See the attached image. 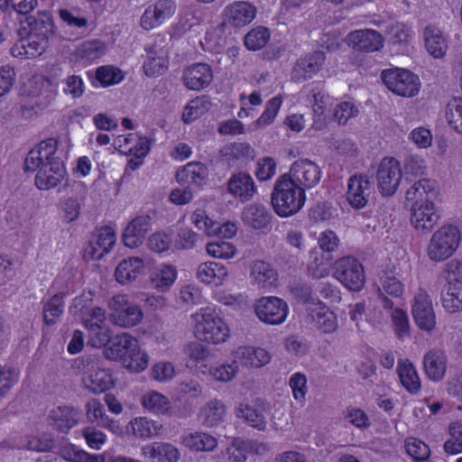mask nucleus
<instances>
[{
  "mask_svg": "<svg viewBox=\"0 0 462 462\" xmlns=\"http://www.w3.org/2000/svg\"><path fill=\"white\" fill-rule=\"evenodd\" d=\"M449 438L444 443V450L449 455L462 453V421H453L448 426Z\"/></svg>",
  "mask_w": 462,
  "mask_h": 462,
  "instance_id": "57",
  "label": "nucleus"
},
{
  "mask_svg": "<svg viewBox=\"0 0 462 462\" xmlns=\"http://www.w3.org/2000/svg\"><path fill=\"white\" fill-rule=\"evenodd\" d=\"M310 261L308 263V272L310 276L321 279L329 275L333 269V255L330 254L319 253L316 248L310 252Z\"/></svg>",
  "mask_w": 462,
  "mask_h": 462,
  "instance_id": "46",
  "label": "nucleus"
},
{
  "mask_svg": "<svg viewBox=\"0 0 462 462\" xmlns=\"http://www.w3.org/2000/svg\"><path fill=\"white\" fill-rule=\"evenodd\" d=\"M411 273V266H393V270L385 272L380 278L381 291L384 295V307L392 308L393 301L387 298L402 299L405 294V283L402 276Z\"/></svg>",
  "mask_w": 462,
  "mask_h": 462,
  "instance_id": "15",
  "label": "nucleus"
},
{
  "mask_svg": "<svg viewBox=\"0 0 462 462\" xmlns=\"http://www.w3.org/2000/svg\"><path fill=\"white\" fill-rule=\"evenodd\" d=\"M211 108V102L205 96L189 100L183 108L181 120L184 124H191Z\"/></svg>",
  "mask_w": 462,
  "mask_h": 462,
  "instance_id": "51",
  "label": "nucleus"
},
{
  "mask_svg": "<svg viewBox=\"0 0 462 462\" xmlns=\"http://www.w3.org/2000/svg\"><path fill=\"white\" fill-rule=\"evenodd\" d=\"M141 455L152 462H178L180 452L169 442H152L141 448Z\"/></svg>",
  "mask_w": 462,
  "mask_h": 462,
  "instance_id": "34",
  "label": "nucleus"
},
{
  "mask_svg": "<svg viewBox=\"0 0 462 462\" xmlns=\"http://www.w3.org/2000/svg\"><path fill=\"white\" fill-rule=\"evenodd\" d=\"M146 271V263L143 258L130 256L121 260L115 268L114 278L120 285H128L140 277L143 276Z\"/></svg>",
  "mask_w": 462,
  "mask_h": 462,
  "instance_id": "22",
  "label": "nucleus"
},
{
  "mask_svg": "<svg viewBox=\"0 0 462 462\" xmlns=\"http://www.w3.org/2000/svg\"><path fill=\"white\" fill-rule=\"evenodd\" d=\"M438 282L440 285H462V259L453 258L446 263Z\"/></svg>",
  "mask_w": 462,
  "mask_h": 462,
  "instance_id": "56",
  "label": "nucleus"
},
{
  "mask_svg": "<svg viewBox=\"0 0 462 462\" xmlns=\"http://www.w3.org/2000/svg\"><path fill=\"white\" fill-rule=\"evenodd\" d=\"M141 402L145 410L154 414H167L171 409L169 398L156 391L145 393Z\"/></svg>",
  "mask_w": 462,
  "mask_h": 462,
  "instance_id": "54",
  "label": "nucleus"
},
{
  "mask_svg": "<svg viewBox=\"0 0 462 462\" xmlns=\"http://www.w3.org/2000/svg\"><path fill=\"white\" fill-rule=\"evenodd\" d=\"M239 374V364L231 356L229 361L216 364L208 369V375L216 382L229 383Z\"/></svg>",
  "mask_w": 462,
  "mask_h": 462,
  "instance_id": "52",
  "label": "nucleus"
},
{
  "mask_svg": "<svg viewBox=\"0 0 462 462\" xmlns=\"http://www.w3.org/2000/svg\"><path fill=\"white\" fill-rule=\"evenodd\" d=\"M405 449L416 462H429L430 450L423 441L416 438H408L405 440Z\"/></svg>",
  "mask_w": 462,
  "mask_h": 462,
  "instance_id": "63",
  "label": "nucleus"
},
{
  "mask_svg": "<svg viewBox=\"0 0 462 462\" xmlns=\"http://www.w3.org/2000/svg\"><path fill=\"white\" fill-rule=\"evenodd\" d=\"M445 116L449 126L462 134V97H455L448 103Z\"/></svg>",
  "mask_w": 462,
  "mask_h": 462,
  "instance_id": "59",
  "label": "nucleus"
},
{
  "mask_svg": "<svg viewBox=\"0 0 462 462\" xmlns=\"http://www.w3.org/2000/svg\"><path fill=\"white\" fill-rule=\"evenodd\" d=\"M151 228V217L148 215H140L133 218L123 234V242L126 247H139Z\"/></svg>",
  "mask_w": 462,
  "mask_h": 462,
  "instance_id": "31",
  "label": "nucleus"
},
{
  "mask_svg": "<svg viewBox=\"0 0 462 462\" xmlns=\"http://www.w3.org/2000/svg\"><path fill=\"white\" fill-rule=\"evenodd\" d=\"M256 8L248 2L236 1L228 4L223 10V17L226 23L234 27H243L255 18Z\"/></svg>",
  "mask_w": 462,
  "mask_h": 462,
  "instance_id": "24",
  "label": "nucleus"
},
{
  "mask_svg": "<svg viewBox=\"0 0 462 462\" xmlns=\"http://www.w3.org/2000/svg\"><path fill=\"white\" fill-rule=\"evenodd\" d=\"M128 427L134 437L143 439L159 436L162 430L160 422L145 417L134 418Z\"/></svg>",
  "mask_w": 462,
  "mask_h": 462,
  "instance_id": "48",
  "label": "nucleus"
},
{
  "mask_svg": "<svg viewBox=\"0 0 462 462\" xmlns=\"http://www.w3.org/2000/svg\"><path fill=\"white\" fill-rule=\"evenodd\" d=\"M276 171L277 162L270 156L259 158L255 162L254 175L259 181L272 180L275 176Z\"/></svg>",
  "mask_w": 462,
  "mask_h": 462,
  "instance_id": "64",
  "label": "nucleus"
},
{
  "mask_svg": "<svg viewBox=\"0 0 462 462\" xmlns=\"http://www.w3.org/2000/svg\"><path fill=\"white\" fill-rule=\"evenodd\" d=\"M206 252L213 258L229 260L236 256L237 249L230 242L215 241L206 245Z\"/></svg>",
  "mask_w": 462,
  "mask_h": 462,
  "instance_id": "58",
  "label": "nucleus"
},
{
  "mask_svg": "<svg viewBox=\"0 0 462 462\" xmlns=\"http://www.w3.org/2000/svg\"><path fill=\"white\" fill-rule=\"evenodd\" d=\"M308 310L315 328L321 333L332 334L338 328L336 313L319 300L309 303Z\"/></svg>",
  "mask_w": 462,
  "mask_h": 462,
  "instance_id": "21",
  "label": "nucleus"
},
{
  "mask_svg": "<svg viewBox=\"0 0 462 462\" xmlns=\"http://www.w3.org/2000/svg\"><path fill=\"white\" fill-rule=\"evenodd\" d=\"M254 312L262 322L268 325H280L286 320L289 307L278 297H262L254 304Z\"/></svg>",
  "mask_w": 462,
  "mask_h": 462,
  "instance_id": "14",
  "label": "nucleus"
},
{
  "mask_svg": "<svg viewBox=\"0 0 462 462\" xmlns=\"http://www.w3.org/2000/svg\"><path fill=\"white\" fill-rule=\"evenodd\" d=\"M196 278L205 285L218 288L224 286L230 278L229 268L215 261H206L196 268Z\"/></svg>",
  "mask_w": 462,
  "mask_h": 462,
  "instance_id": "19",
  "label": "nucleus"
},
{
  "mask_svg": "<svg viewBox=\"0 0 462 462\" xmlns=\"http://www.w3.org/2000/svg\"><path fill=\"white\" fill-rule=\"evenodd\" d=\"M460 232L452 225H443L430 236L426 248L427 257L434 263H441L450 258L460 244Z\"/></svg>",
  "mask_w": 462,
  "mask_h": 462,
  "instance_id": "6",
  "label": "nucleus"
},
{
  "mask_svg": "<svg viewBox=\"0 0 462 462\" xmlns=\"http://www.w3.org/2000/svg\"><path fill=\"white\" fill-rule=\"evenodd\" d=\"M43 306L44 322L47 325L55 324L63 313V296L60 294H55L46 301Z\"/></svg>",
  "mask_w": 462,
  "mask_h": 462,
  "instance_id": "60",
  "label": "nucleus"
},
{
  "mask_svg": "<svg viewBox=\"0 0 462 462\" xmlns=\"http://www.w3.org/2000/svg\"><path fill=\"white\" fill-rule=\"evenodd\" d=\"M348 42L360 51L374 52L384 46V37L375 30H356L347 35Z\"/></svg>",
  "mask_w": 462,
  "mask_h": 462,
  "instance_id": "28",
  "label": "nucleus"
},
{
  "mask_svg": "<svg viewBox=\"0 0 462 462\" xmlns=\"http://www.w3.org/2000/svg\"><path fill=\"white\" fill-rule=\"evenodd\" d=\"M439 193L436 180L424 178L415 181L406 191L411 203V224L419 232L428 233L439 221V214L433 201Z\"/></svg>",
  "mask_w": 462,
  "mask_h": 462,
  "instance_id": "1",
  "label": "nucleus"
},
{
  "mask_svg": "<svg viewBox=\"0 0 462 462\" xmlns=\"http://www.w3.org/2000/svg\"><path fill=\"white\" fill-rule=\"evenodd\" d=\"M325 60L322 51H315L298 60L293 68L294 77L308 79L314 77L320 69Z\"/></svg>",
  "mask_w": 462,
  "mask_h": 462,
  "instance_id": "43",
  "label": "nucleus"
},
{
  "mask_svg": "<svg viewBox=\"0 0 462 462\" xmlns=\"http://www.w3.org/2000/svg\"><path fill=\"white\" fill-rule=\"evenodd\" d=\"M441 304L446 311L456 313L462 310V285H440Z\"/></svg>",
  "mask_w": 462,
  "mask_h": 462,
  "instance_id": "55",
  "label": "nucleus"
},
{
  "mask_svg": "<svg viewBox=\"0 0 462 462\" xmlns=\"http://www.w3.org/2000/svg\"><path fill=\"white\" fill-rule=\"evenodd\" d=\"M124 78L123 71L113 66H101L96 70V80L101 87L119 84Z\"/></svg>",
  "mask_w": 462,
  "mask_h": 462,
  "instance_id": "62",
  "label": "nucleus"
},
{
  "mask_svg": "<svg viewBox=\"0 0 462 462\" xmlns=\"http://www.w3.org/2000/svg\"><path fill=\"white\" fill-rule=\"evenodd\" d=\"M397 374L402 385L407 392L415 394L420 391L421 382L413 364L409 359H402L397 364Z\"/></svg>",
  "mask_w": 462,
  "mask_h": 462,
  "instance_id": "44",
  "label": "nucleus"
},
{
  "mask_svg": "<svg viewBox=\"0 0 462 462\" xmlns=\"http://www.w3.org/2000/svg\"><path fill=\"white\" fill-rule=\"evenodd\" d=\"M57 142L48 139L41 142L28 153L24 168L36 171L35 185L40 189H50L58 186L66 176L63 162L55 156Z\"/></svg>",
  "mask_w": 462,
  "mask_h": 462,
  "instance_id": "2",
  "label": "nucleus"
},
{
  "mask_svg": "<svg viewBox=\"0 0 462 462\" xmlns=\"http://www.w3.org/2000/svg\"><path fill=\"white\" fill-rule=\"evenodd\" d=\"M292 182L304 188V191L317 187L322 178L323 172L321 167L308 158H300L294 161L289 169V171L283 173Z\"/></svg>",
  "mask_w": 462,
  "mask_h": 462,
  "instance_id": "12",
  "label": "nucleus"
},
{
  "mask_svg": "<svg viewBox=\"0 0 462 462\" xmlns=\"http://www.w3.org/2000/svg\"><path fill=\"white\" fill-rule=\"evenodd\" d=\"M116 242V234L114 228L103 226L97 230L83 251L86 260H100L109 254Z\"/></svg>",
  "mask_w": 462,
  "mask_h": 462,
  "instance_id": "18",
  "label": "nucleus"
},
{
  "mask_svg": "<svg viewBox=\"0 0 462 462\" xmlns=\"http://www.w3.org/2000/svg\"><path fill=\"white\" fill-rule=\"evenodd\" d=\"M402 178L400 162L393 157H384L376 170V184L379 192L384 197L393 196L398 189Z\"/></svg>",
  "mask_w": 462,
  "mask_h": 462,
  "instance_id": "13",
  "label": "nucleus"
},
{
  "mask_svg": "<svg viewBox=\"0 0 462 462\" xmlns=\"http://www.w3.org/2000/svg\"><path fill=\"white\" fill-rule=\"evenodd\" d=\"M81 382L83 386L94 394H100L111 390L116 385V379L109 369L102 366L96 356H84L79 361Z\"/></svg>",
  "mask_w": 462,
  "mask_h": 462,
  "instance_id": "7",
  "label": "nucleus"
},
{
  "mask_svg": "<svg viewBox=\"0 0 462 462\" xmlns=\"http://www.w3.org/2000/svg\"><path fill=\"white\" fill-rule=\"evenodd\" d=\"M231 356L238 360L239 365L260 368L271 362V354L263 347L250 345L240 346L234 349Z\"/></svg>",
  "mask_w": 462,
  "mask_h": 462,
  "instance_id": "25",
  "label": "nucleus"
},
{
  "mask_svg": "<svg viewBox=\"0 0 462 462\" xmlns=\"http://www.w3.org/2000/svg\"><path fill=\"white\" fill-rule=\"evenodd\" d=\"M28 34L45 42L49 46L50 39L55 34V25L52 16L48 12H39L35 16L28 19Z\"/></svg>",
  "mask_w": 462,
  "mask_h": 462,
  "instance_id": "35",
  "label": "nucleus"
},
{
  "mask_svg": "<svg viewBox=\"0 0 462 462\" xmlns=\"http://www.w3.org/2000/svg\"><path fill=\"white\" fill-rule=\"evenodd\" d=\"M146 59L143 69L147 77L156 78L162 75L168 69L169 53L167 49L159 45L145 48Z\"/></svg>",
  "mask_w": 462,
  "mask_h": 462,
  "instance_id": "27",
  "label": "nucleus"
},
{
  "mask_svg": "<svg viewBox=\"0 0 462 462\" xmlns=\"http://www.w3.org/2000/svg\"><path fill=\"white\" fill-rule=\"evenodd\" d=\"M422 38L424 47L430 56L434 59H443L448 50V41L444 32L435 26L428 25L423 29Z\"/></svg>",
  "mask_w": 462,
  "mask_h": 462,
  "instance_id": "29",
  "label": "nucleus"
},
{
  "mask_svg": "<svg viewBox=\"0 0 462 462\" xmlns=\"http://www.w3.org/2000/svg\"><path fill=\"white\" fill-rule=\"evenodd\" d=\"M264 405L260 402L253 404L240 403L235 409L237 418L243 419L250 426L258 430H263L266 426V415Z\"/></svg>",
  "mask_w": 462,
  "mask_h": 462,
  "instance_id": "38",
  "label": "nucleus"
},
{
  "mask_svg": "<svg viewBox=\"0 0 462 462\" xmlns=\"http://www.w3.org/2000/svg\"><path fill=\"white\" fill-rule=\"evenodd\" d=\"M300 98L302 103L311 107L312 113H315L317 107H319L321 112L327 113L334 105L332 97L311 86H308L302 89L300 94Z\"/></svg>",
  "mask_w": 462,
  "mask_h": 462,
  "instance_id": "42",
  "label": "nucleus"
},
{
  "mask_svg": "<svg viewBox=\"0 0 462 462\" xmlns=\"http://www.w3.org/2000/svg\"><path fill=\"white\" fill-rule=\"evenodd\" d=\"M178 278V269L169 263H160L154 265L149 272L151 285L161 292L171 290Z\"/></svg>",
  "mask_w": 462,
  "mask_h": 462,
  "instance_id": "30",
  "label": "nucleus"
},
{
  "mask_svg": "<svg viewBox=\"0 0 462 462\" xmlns=\"http://www.w3.org/2000/svg\"><path fill=\"white\" fill-rule=\"evenodd\" d=\"M333 276L349 291H360L365 284L364 265L351 255L342 256L334 262Z\"/></svg>",
  "mask_w": 462,
  "mask_h": 462,
  "instance_id": "9",
  "label": "nucleus"
},
{
  "mask_svg": "<svg viewBox=\"0 0 462 462\" xmlns=\"http://www.w3.org/2000/svg\"><path fill=\"white\" fill-rule=\"evenodd\" d=\"M175 180L180 185H187L190 189H200L208 183V167L198 162H188L177 169Z\"/></svg>",
  "mask_w": 462,
  "mask_h": 462,
  "instance_id": "23",
  "label": "nucleus"
},
{
  "mask_svg": "<svg viewBox=\"0 0 462 462\" xmlns=\"http://www.w3.org/2000/svg\"><path fill=\"white\" fill-rule=\"evenodd\" d=\"M182 80L187 88L199 91L210 85L213 80V71L207 63H194L183 70Z\"/></svg>",
  "mask_w": 462,
  "mask_h": 462,
  "instance_id": "26",
  "label": "nucleus"
},
{
  "mask_svg": "<svg viewBox=\"0 0 462 462\" xmlns=\"http://www.w3.org/2000/svg\"><path fill=\"white\" fill-rule=\"evenodd\" d=\"M78 411L70 407H57L50 412L51 425L60 431H68L78 423Z\"/></svg>",
  "mask_w": 462,
  "mask_h": 462,
  "instance_id": "47",
  "label": "nucleus"
},
{
  "mask_svg": "<svg viewBox=\"0 0 462 462\" xmlns=\"http://www.w3.org/2000/svg\"><path fill=\"white\" fill-rule=\"evenodd\" d=\"M84 325L88 331V343L94 347L104 346L111 343V330L106 326V310L102 308H94L90 314L83 319Z\"/></svg>",
  "mask_w": 462,
  "mask_h": 462,
  "instance_id": "16",
  "label": "nucleus"
},
{
  "mask_svg": "<svg viewBox=\"0 0 462 462\" xmlns=\"http://www.w3.org/2000/svg\"><path fill=\"white\" fill-rule=\"evenodd\" d=\"M173 236L170 228L154 232L148 237L147 246L156 254L175 253Z\"/></svg>",
  "mask_w": 462,
  "mask_h": 462,
  "instance_id": "50",
  "label": "nucleus"
},
{
  "mask_svg": "<svg viewBox=\"0 0 462 462\" xmlns=\"http://www.w3.org/2000/svg\"><path fill=\"white\" fill-rule=\"evenodd\" d=\"M106 358L118 362L131 374H141L150 364V355L138 338L129 333L115 336L104 349Z\"/></svg>",
  "mask_w": 462,
  "mask_h": 462,
  "instance_id": "3",
  "label": "nucleus"
},
{
  "mask_svg": "<svg viewBox=\"0 0 462 462\" xmlns=\"http://www.w3.org/2000/svg\"><path fill=\"white\" fill-rule=\"evenodd\" d=\"M59 454L68 462H106L109 452L91 454L74 444L68 443L60 448Z\"/></svg>",
  "mask_w": 462,
  "mask_h": 462,
  "instance_id": "45",
  "label": "nucleus"
},
{
  "mask_svg": "<svg viewBox=\"0 0 462 462\" xmlns=\"http://www.w3.org/2000/svg\"><path fill=\"white\" fill-rule=\"evenodd\" d=\"M387 42L390 46L402 50L413 37V32L410 26L403 23H393L387 27L385 32Z\"/></svg>",
  "mask_w": 462,
  "mask_h": 462,
  "instance_id": "49",
  "label": "nucleus"
},
{
  "mask_svg": "<svg viewBox=\"0 0 462 462\" xmlns=\"http://www.w3.org/2000/svg\"><path fill=\"white\" fill-rule=\"evenodd\" d=\"M190 328L195 338L208 344L224 343L230 336L228 325L214 305L199 308L192 313Z\"/></svg>",
  "mask_w": 462,
  "mask_h": 462,
  "instance_id": "4",
  "label": "nucleus"
},
{
  "mask_svg": "<svg viewBox=\"0 0 462 462\" xmlns=\"http://www.w3.org/2000/svg\"><path fill=\"white\" fill-rule=\"evenodd\" d=\"M226 415V404L218 399H212L207 402L199 411V419L208 428L219 425Z\"/></svg>",
  "mask_w": 462,
  "mask_h": 462,
  "instance_id": "39",
  "label": "nucleus"
},
{
  "mask_svg": "<svg viewBox=\"0 0 462 462\" xmlns=\"http://www.w3.org/2000/svg\"><path fill=\"white\" fill-rule=\"evenodd\" d=\"M114 145L119 152L132 156L127 162V168L131 171L137 170L143 164V158L150 152L148 138L136 133L116 136L114 140Z\"/></svg>",
  "mask_w": 462,
  "mask_h": 462,
  "instance_id": "11",
  "label": "nucleus"
},
{
  "mask_svg": "<svg viewBox=\"0 0 462 462\" xmlns=\"http://www.w3.org/2000/svg\"><path fill=\"white\" fill-rule=\"evenodd\" d=\"M371 194V183L366 176L354 175L347 180L346 200L354 209L366 207Z\"/></svg>",
  "mask_w": 462,
  "mask_h": 462,
  "instance_id": "20",
  "label": "nucleus"
},
{
  "mask_svg": "<svg viewBox=\"0 0 462 462\" xmlns=\"http://www.w3.org/2000/svg\"><path fill=\"white\" fill-rule=\"evenodd\" d=\"M226 186L228 193L242 202L250 200L257 191L252 176L243 171L232 174Z\"/></svg>",
  "mask_w": 462,
  "mask_h": 462,
  "instance_id": "32",
  "label": "nucleus"
},
{
  "mask_svg": "<svg viewBox=\"0 0 462 462\" xmlns=\"http://www.w3.org/2000/svg\"><path fill=\"white\" fill-rule=\"evenodd\" d=\"M242 219L249 226L254 229H261L269 224L270 215L263 206L251 204L244 208Z\"/></svg>",
  "mask_w": 462,
  "mask_h": 462,
  "instance_id": "53",
  "label": "nucleus"
},
{
  "mask_svg": "<svg viewBox=\"0 0 462 462\" xmlns=\"http://www.w3.org/2000/svg\"><path fill=\"white\" fill-rule=\"evenodd\" d=\"M176 12V5L171 0H158L148 5L140 18V26L145 31L160 27L171 19Z\"/></svg>",
  "mask_w": 462,
  "mask_h": 462,
  "instance_id": "17",
  "label": "nucleus"
},
{
  "mask_svg": "<svg viewBox=\"0 0 462 462\" xmlns=\"http://www.w3.org/2000/svg\"><path fill=\"white\" fill-rule=\"evenodd\" d=\"M47 48L45 42H41L27 33L13 45L11 54L17 59H34L41 56Z\"/></svg>",
  "mask_w": 462,
  "mask_h": 462,
  "instance_id": "37",
  "label": "nucleus"
},
{
  "mask_svg": "<svg viewBox=\"0 0 462 462\" xmlns=\"http://www.w3.org/2000/svg\"><path fill=\"white\" fill-rule=\"evenodd\" d=\"M191 224L207 236H213L217 221L203 208L195 209L190 215Z\"/></svg>",
  "mask_w": 462,
  "mask_h": 462,
  "instance_id": "61",
  "label": "nucleus"
},
{
  "mask_svg": "<svg viewBox=\"0 0 462 462\" xmlns=\"http://www.w3.org/2000/svg\"><path fill=\"white\" fill-rule=\"evenodd\" d=\"M250 279L259 289H270L277 281L275 270L263 261H254L250 265Z\"/></svg>",
  "mask_w": 462,
  "mask_h": 462,
  "instance_id": "41",
  "label": "nucleus"
},
{
  "mask_svg": "<svg viewBox=\"0 0 462 462\" xmlns=\"http://www.w3.org/2000/svg\"><path fill=\"white\" fill-rule=\"evenodd\" d=\"M107 308L110 322L120 328H134L143 319L141 307L132 302L126 293H117L112 296L107 301Z\"/></svg>",
  "mask_w": 462,
  "mask_h": 462,
  "instance_id": "8",
  "label": "nucleus"
},
{
  "mask_svg": "<svg viewBox=\"0 0 462 462\" xmlns=\"http://www.w3.org/2000/svg\"><path fill=\"white\" fill-rule=\"evenodd\" d=\"M271 199L274 212L281 217H288L304 207L307 196L304 188L282 174L274 183Z\"/></svg>",
  "mask_w": 462,
  "mask_h": 462,
  "instance_id": "5",
  "label": "nucleus"
},
{
  "mask_svg": "<svg viewBox=\"0 0 462 462\" xmlns=\"http://www.w3.org/2000/svg\"><path fill=\"white\" fill-rule=\"evenodd\" d=\"M106 50V42L99 39H90L79 43L72 54L77 61L87 66L100 59Z\"/></svg>",
  "mask_w": 462,
  "mask_h": 462,
  "instance_id": "36",
  "label": "nucleus"
},
{
  "mask_svg": "<svg viewBox=\"0 0 462 462\" xmlns=\"http://www.w3.org/2000/svg\"><path fill=\"white\" fill-rule=\"evenodd\" d=\"M180 442L184 447L197 452L212 451L218 445L217 438L209 433L199 430L184 433L181 436Z\"/></svg>",
  "mask_w": 462,
  "mask_h": 462,
  "instance_id": "40",
  "label": "nucleus"
},
{
  "mask_svg": "<svg viewBox=\"0 0 462 462\" xmlns=\"http://www.w3.org/2000/svg\"><path fill=\"white\" fill-rule=\"evenodd\" d=\"M448 357L446 353L439 348L427 351L423 357V368L427 377L433 382H440L447 372Z\"/></svg>",
  "mask_w": 462,
  "mask_h": 462,
  "instance_id": "33",
  "label": "nucleus"
},
{
  "mask_svg": "<svg viewBox=\"0 0 462 462\" xmlns=\"http://www.w3.org/2000/svg\"><path fill=\"white\" fill-rule=\"evenodd\" d=\"M382 79L389 90L403 97L417 96L421 85L420 78L416 74L401 68L383 70Z\"/></svg>",
  "mask_w": 462,
  "mask_h": 462,
  "instance_id": "10",
  "label": "nucleus"
}]
</instances>
